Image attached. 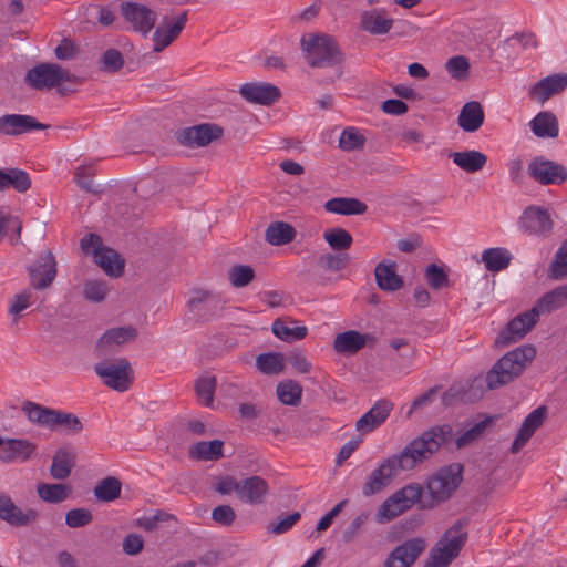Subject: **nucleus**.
Segmentation results:
<instances>
[{"mask_svg":"<svg viewBox=\"0 0 567 567\" xmlns=\"http://www.w3.org/2000/svg\"><path fill=\"white\" fill-rule=\"evenodd\" d=\"M37 445L22 439H3L0 446V460L4 463H24L35 452Z\"/></svg>","mask_w":567,"mask_h":567,"instance_id":"22","label":"nucleus"},{"mask_svg":"<svg viewBox=\"0 0 567 567\" xmlns=\"http://www.w3.org/2000/svg\"><path fill=\"white\" fill-rule=\"evenodd\" d=\"M481 260L487 270L497 272L509 265L512 254L503 247L487 248L482 252Z\"/></svg>","mask_w":567,"mask_h":567,"instance_id":"37","label":"nucleus"},{"mask_svg":"<svg viewBox=\"0 0 567 567\" xmlns=\"http://www.w3.org/2000/svg\"><path fill=\"white\" fill-rule=\"evenodd\" d=\"M567 305V284L559 286L551 291L545 293L536 302L534 310L539 316L540 313H548L554 310L560 309Z\"/></svg>","mask_w":567,"mask_h":567,"instance_id":"35","label":"nucleus"},{"mask_svg":"<svg viewBox=\"0 0 567 567\" xmlns=\"http://www.w3.org/2000/svg\"><path fill=\"white\" fill-rule=\"evenodd\" d=\"M528 174L542 185H560L567 181V168L543 156H537L529 162Z\"/></svg>","mask_w":567,"mask_h":567,"instance_id":"9","label":"nucleus"},{"mask_svg":"<svg viewBox=\"0 0 567 567\" xmlns=\"http://www.w3.org/2000/svg\"><path fill=\"white\" fill-rule=\"evenodd\" d=\"M68 81H71L70 73L55 63H40L24 76L25 84L37 91H50Z\"/></svg>","mask_w":567,"mask_h":567,"instance_id":"6","label":"nucleus"},{"mask_svg":"<svg viewBox=\"0 0 567 567\" xmlns=\"http://www.w3.org/2000/svg\"><path fill=\"white\" fill-rule=\"evenodd\" d=\"M239 93L247 102L260 105H271L281 96L279 87L267 82L245 83Z\"/></svg>","mask_w":567,"mask_h":567,"instance_id":"18","label":"nucleus"},{"mask_svg":"<svg viewBox=\"0 0 567 567\" xmlns=\"http://www.w3.org/2000/svg\"><path fill=\"white\" fill-rule=\"evenodd\" d=\"M323 238L332 249L340 251L349 249L353 243L351 234L341 227L326 229Z\"/></svg>","mask_w":567,"mask_h":567,"instance_id":"47","label":"nucleus"},{"mask_svg":"<svg viewBox=\"0 0 567 567\" xmlns=\"http://www.w3.org/2000/svg\"><path fill=\"white\" fill-rule=\"evenodd\" d=\"M324 209L329 213L350 216L364 214L368 206L357 198L334 197L324 203Z\"/></svg>","mask_w":567,"mask_h":567,"instance_id":"33","label":"nucleus"},{"mask_svg":"<svg viewBox=\"0 0 567 567\" xmlns=\"http://www.w3.org/2000/svg\"><path fill=\"white\" fill-rule=\"evenodd\" d=\"M94 371L106 386L118 392L128 390L133 381L131 364L125 358L99 362Z\"/></svg>","mask_w":567,"mask_h":567,"instance_id":"7","label":"nucleus"},{"mask_svg":"<svg viewBox=\"0 0 567 567\" xmlns=\"http://www.w3.org/2000/svg\"><path fill=\"white\" fill-rule=\"evenodd\" d=\"M566 87L567 73H554L530 86L528 94L533 101L544 104L554 95L561 93Z\"/></svg>","mask_w":567,"mask_h":567,"instance_id":"17","label":"nucleus"},{"mask_svg":"<svg viewBox=\"0 0 567 567\" xmlns=\"http://www.w3.org/2000/svg\"><path fill=\"white\" fill-rule=\"evenodd\" d=\"M551 277L556 279L567 278V239L558 248L550 265Z\"/></svg>","mask_w":567,"mask_h":567,"instance_id":"58","label":"nucleus"},{"mask_svg":"<svg viewBox=\"0 0 567 567\" xmlns=\"http://www.w3.org/2000/svg\"><path fill=\"white\" fill-rule=\"evenodd\" d=\"M104 272L110 277H120L124 271V259L112 248H104L97 252L94 258Z\"/></svg>","mask_w":567,"mask_h":567,"instance_id":"36","label":"nucleus"},{"mask_svg":"<svg viewBox=\"0 0 567 567\" xmlns=\"http://www.w3.org/2000/svg\"><path fill=\"white\" fill-rule=\"evenodd\" d=\"M219 299L208 291H198L195 297L189 300V307L197 315L205 316V310L217 309Z\"/></svg>","mask_w":567,"mask_h":567,"instance_id":"52","label":"nucleus"},{"mask_svg":"<svg viewBox=\"0 0 567 567\" xmlns=\"http://www.w3.org/2000/svg\"><path fill=\"white\" fill-rule=\"evenodd\" d=\"M466 539V532L462 525H454L447 529L432 548L427 559V567H449L457 557Z\"/></svg>","mask_w":567,"mask_h":567,"instance_id":"4","label":"nucleus"},{"mask_svg":"<svg viewBox=\"0 0 567 567\" xmlns=\"http://www.w3.org/2000/svg\"><path fill=\"white\" fill-rule=\"evenodd\" d=\"M364 144V137L352 127L346 128L339 140V146L343 151H354L362 147Z\"/></svg>","mask_w":567,"mask_h":567,"instance_id":"60","label":"nucleus"},{"mask_svg":"<svg viewBox=\"0 0 567 567\" xmlns=\"http://www.w3.org/2000/svg\"><path fill=\"white\" fill-rule=\"evenodd\" d=\"M349 261L348 254H324L320 256L318 262L324 270L339 271L342 270Z\"/></svg>","mask_w":567,"mask_h":567,"instance_id":"62","label":"nucleus"},{"mask_svg":"<svg viewBox=\"0 0 567 567\" xmlns=\"http://www.w3.org/2000/svg\"><path fill=\"white\" fill-rule=\"evenodd\" d=\"M107 285L103 281L92 280L84 286L85 298L90 301L100 302L107 295Z\"/></svg>","mask_w":567,"mask_h":567,"instance_id":"64","label":"nucleus"},{"mask_svg":"<svg viewBox=\"0 0 567 567\" xmlns=\"http://www.w3.org/2000/svg\"><path fill=\"white\" fill-rule=\"evenodd\" d=\"M295 228L284 221L271 223L266 230L267 241L275 246L289 244L295 239Z\"/></svg>","mask_w":567,"mask_h":567,"instance_id":"41","label":"nucleus"},{"mask_svg":"<svg viewBox=\"0 0 567 567\" xmlns=\"http://www.w3.org/2000/svg\"><path fill=\"white\" fill-rule=\"evenodd\" d=\"M188 20V12L183 11L181 14L168 19L164 18L161 25L156 28L153 34V51L162 52L171 45L182 33Z\"/></svg>","mask_w":567,"mask_h":567,"instance_id":"12","label":"nucleus"},{"mask_svg":"<svg viewBox=\"0 0 567 567\" xmlns=\"http://www.w3.org/2000/svg\"><path fill=\"white\" fill-rule=\"evenodd\" d=\"M31 185L30 175L25 171L16 167L0 169V190L12 188L18 193H25Z\"/></svg>","mask_w":567,"mask_h":567,"instance_id":"30","label":"nucleus"},{"mask_svg":"<svg viewBox=\"0 0 567 567\" xmlns=\"http://www.w3.org/2000/svg\"><path fill=\"white\" fill-rule=\"evenodd\" d=\"M452 427L447 424L432 427L427 431V453L436 450L441 444L450 442Z\"/></svg>","mask_w":567,"mask_h":567,"instance_id":"54","label":"nucleus"},{"mask_svg":"<svg viewBox=\"0 0 567 567\" xmlns=\"http://www.w3.org/2000/svg\"><path fill=\"white\" fill-rule=\"evenodd\" d=\"M93 520L91 511L86 508H74L66 513L65 524L71 528H80L89 525Z\"/></svg>","mask_w":567,"mask_h":567,"instance_id":"61","label":"nucleus"},{"mask_svg":"<svg viewBox=\"0 0 567 567\" xmlns=\"http://www.w3.org/2000/svg\"><path fill=\"white\" fill-rule=\"evenodd\" d=\"M517 225L528 235L545 237L553 230L554 221L547 208L530 205L523 210Z\"/></svg>","mask_w":567,"mask_h":567,"instance_id":"8","label":"nucleus"},{"mask_svg":"<svg viewBox=\"0 0 567 567\" xmlns=\"http://www.w3.org/2000/svg\"><path fill=\"white\" fill-rule=\"evenodd\" d=\"M137 336V330L132 327H118L106 330L95 344V350L100 355L115 351L116 348L133 341Z\"/></svg>","mask_w":567,"mask_h":567,"instance_id":"19","label":"nucleus"},{"mask_svg":"<svg viewBox=\"0 0 567 567\" xmlns=\"http://www.w3.org/2000/svg\"><path fill=\"white\" fill-rule=\"evenodd\" d=\"M56 426L64 427L69 434H78L83 430V424L76 415L59 410L54 411L51 430Z\"/></svg>","mask_w":567,"mask_h":567,"instance_id":"50","label":"nucleus"},{"mask_svg":"<svg viewBox=\"0 0 567 567\" xmlns=\"http://www.w3.org/2000/svg\"><path fill=\"white\" fill-rule=\"evenodd\" d=\"M374 276L380 289L395 291L403 287V279L396 274V262L383 260L374 269Z\"/></svg>","mask_w":567,"mask_h":567,"instance_id":"28","label":"nucleus"},{"mask_svg":"<svg viewBox=\"0 0 567 567\" xmlns=\"http://www.w3.org/2000/svg\"><path fill=\"white\" fill-rule=\"evenodd\" d=\"M445 66L449 74L455 80L463 81L468 76L470 63L463 55L449 59Z\"/></svg>","mask_w":567,"mask_h":567,"instance_id":"56","label":"nucleus"},{"mask_svg":"<svg viewBox=\"0 0 567 567\" xmlns=\"http://www.w3.org/2000/svg\"><path fill=\"white\" fill-rule=\"evenodd\" d=\"M29 277L31 286L34 289L42 290L48 288L56 276V262L51 251H44L29 267Z\"/></svg>","mask_w":567,"mask_h":567,"instance_id":"13","label":"nucleus"},{"mask_svg":"<svg viewBox=\"0 0 567 567\" xmlns=\"http://www.w3.org/2000/svg\"><path fill=\"white\" fill-rule=\"evenodd\" d=\"M450 269L443 262L427 265V287L441 290L449 287Z\"/></svg>","mask_w":567,"mask_h":567,"instance_id":"48","label":"nucleus"},{"mask_svg":"<svg viewBox=\"0 0 567 567\" xmlns=\"http://www.w3.org/2000/svg\"><path fill=\"white\" fill-rule=\"evenodd\" d=\"M285 355L279 352L261 353L256 358L257 369L268 375H275L285 370Z\"/></svg>","mask_w":567,"mask_h":567,"instance_id":"45","label":"nucleus"},{"mask_svg":"<svg viewBox=\"0 0 567 567\" xmlns=\"http://www.w3.org/2000/svg\"><path fill=\"white\" fill-rule=\"evenodd\" d=\"M546 416V409L539 406L532 411L523 421L522 426L513 442L512 452H519L533 436L535 431L543 424Z\"/></svg>","mask_w":567,"mask_h":567,"instance_id":"26","label":"nucleus"},{"mask_svg":"<svg viewBox=\"0 0 567 567\" xmlns=\"http://www.w3.org/2000/svg\"><path fill=\"white\" fill-rule=\"evenodd\" d=\"M121 13L132 29L146 37L154 28L157 13L151 8L132 1L122 2Z\"/></svg>","mask_w":567,"mask_h":567,"instance_id":"11","label":"nucleus"},{"mask_svg":"<svg viewBox=\"0 0 567 567\" xmlns=\"http://www.w3.org/2000/svg\"><path fill=\"white\" fill-rule=\"evenodd\" d=\"M122 483L114 476H107L94 487V496L100 502H113L121 496Z\"/></svg>","mask_w":567,"mask_h":567,"instance_id":"44","label":"nucleus"},{"mask_svg":"<svg viewBox=\"0 0 567 567\" xmlns=\"http://www.w3.org/2000/svg\"><path fill=\"white\" fill-rule=\"evenodd\" d=\"M276 392L279 401L285 405L297 406L301 402L302 386L295 380L279 382Z\"/></svg>","mask_w":567,"mask_h":567,"instance_id":"43","label":"nucleus"},{"mask_svg":"<svg viewBox=\"0 0 567 567\" xmlns=\"http://www.w3.org/2000/svg\"><path fill=\"white\" fill-rule=\"evenodd\" d=\"M538 315L534 308L524 312L508 322L505 330L499 334L497 343H511L522 339L537 322Z\"/></svg>","mask_w":567,"mask_h":567,"instance_id":"20","label":"nucleus"},{"mask_svg":"<svg viewBox=\"0 0 567 567\" xmlns=\"http://www.w3.org/2000/svg\"><path fill=\"white\" fill-rule=\"evenodd\" d=\"M274 334L284 341L301 340L307 336V328L305 326L290 327L282 320H276L272 323Z\"/></svg>","mask_w":567,"mask_h":567,"instance_id":"49","label":"nucleus"},{"mask_svg":"<svg viewBox=\"0 0 567 567\" xmlns=\"http://www.w3.org/2000/svg\"><path fill=\"white\" fill-rule=\"evenodd\" d=\"M423 550V540H409L395 547L388 556L384 567H410Z\"/></svg>","mask_w":567,"mask_h":567,"instance_id":"25","label":"nucleus"},{"mask_svg":"<svg viewBox=\"0 0 567 567\" xmlns=\"http://www.w3.org/2000/svg\"><path fill=\"white\" fill-rule=\"evenodd\" d=\"M393 403L388 400H379L355 423V429L362 434L370 433L381 426L389 417Z\"/></svg>","mask_w":567,"mask_h":567,"instance_id":"21","label":"nucleus"},{"mask_svg":"<svg viewBox=\"0 0 567 567\" xmlns=\"http://www.w3.org/2000/svg\"><path fill=\"white\" fill-rule=\"evenodd\" d=\"M38 496L45 503L59 504L71 494V487L65 484L40 483L37 486Z\"/></svg>","mask_w":567,"mask_h":567,"instance_id":"42","label":"nucleus"},{"mask_svg":"<svg viewBox=\"0 0 567 567\" xmlns=\"http://www.w3.org/2000/svg\"><path fill=\"white\" fill-rule=\"evenodd\" d=\"M488 423L489 419H484L472 424L467 430L457 436L456 446L463 447L476 441L483 434Z\"/></svg>","mask_w":567,"mask_h":567,"instance_id":"57","label":"nucleus"},{"mask_svg":"<svg viewBox=\"0 0 567 567\" xmlns=\"http://www.w3.org/2000/svg\"><path fill=\"white\" fill-rule=\"evenodd\" d=\"M533 134L538 138H555L559 134V124L556 115L550 111L537 113L528 123Z\"/></svg>","mask_w":567,"mask_h":567,"instance_id":"27","label":"nucleus"},{"mask_svg":"<svg viewBox=\"0 0 567 567\" xmlns=\"http://www.w3.org/2000/svg\"><path fill=\"white\" fill-rule=\"evenodd\" d=\"M301 48L308 64L312 68L334 66L343 60L336 40L328 34H305L301 38Z\"/></svg>","mask_w":567,"mask_h":567,"instance_id":"3","label":"nucleus"},{"mask_svg":"<svg viewBox=\"0 0 567 567\" xmlns=\"http://www.w3.org/2000/svg\"><path fill=\"white\" fill-rule=\"evenodd\" d=\"M39 513L33 508L25 511L17 506L12 498L0 492V519L14 527L28 526L38 519Z\"/></svg>","mask_w":567,"mask_h":567,"instance_id":"16","label":"nucleus"},{"mask_svg":"<svg viewBox=\"0 0 567 567\" xmlns=\"http://www.w3.org/2000/svg\"><path fill=\"white\" fill-rule=\"evenodd\" d=\"M370 334H363L355 330H349L339 333L333 342V348L338 353H355L365 347L368 341H373Z\"/></svg>","mask_w":567,"mask_h":567,"instance_id":"31","label":"nucleus"},{"mask_svg":"<svg viewBox=\"0 0 567 567\" xmlns=\"http://www.w3.org/2000/svg\"><path fill=\"white\" fill-rule=\"evenodd\" d=\"M536 355L532 346L518 347L503 355L487 372L486 383L489 389L507 384L522 374Z\"/></svg>","mask_w":567,"mask_h":567,"instance_id":"2","label":"nucleus"},{"mask_svg":"<svg viewBox=\"0 0 567 567\" xmlns=\"http://www.w3.org/2000/svg\"><path fill=\"white\" fill-rule=\"evenodd\" d=\"M216 384V378L213 375H205L197 380L195 390L203 404L209 405L213 402Z\"/></svg>","mask_w":567,"mask_h":567,"instance_id":"53","label":"nucleus"},{"mask_svg":"<svg viewBox=\"0 0 567 567\" xmlns=\"http://www.w3.org/2000/svg\"><path fill=\"white\" fill-rule=\"evenodd\" d=\"M174 516L164 512V511H156L152 515H144L136 519V526L147 530L153 532L156 530L159 525L168 519H173Z\"/></svg>","mask_w":567,"mask_h":567,"instance_id":"59","label":"nucleus"},{"mask_svg":"<svg viewBox=\"0 0 567 567\" xmlns=\"http://www.w3.org/2000/svg\"><path fill=\"white\" fill-rule=\"evenodd\" d=\"M450 157L458 168L466 173L480 172L487 163V156L476 150L453 152Z\"/></svg>","mask_w":567,"mask_h":567,"instance_id":"32","label":"nucleus"},{"mask_svg":"<svg viewBox=\"0 0 567 567\" xmlns=\"http://www.w3.org/2000/svg\"><path fill=\"white\" fill-rule=\"evenodd\" d=\"M221 135L223 128L212 123L185 127L177 131L175 134L178 143L188 147H204L213 141L220 138Z\"/></svg>","mask_w":567,"mask_h":567,"instance_id":"10","label":"nucleus"},{"mask_svg":"<svg viewBox=\"0 0 567 567\" xmlns=\"http://www.w3.org/2000/svg\"><path fill=\"white\" fill-rule=\"evenodd\" d=\"M485 120L482 105L476 101L465 103L458 114L457 124L466 133H474L481 128Z\"/></svg>","mask_w":567,"mask_h":567,"instance_id":"29","label":"nucleus"},{"mask_svg":"<svg viewBox=\"0 0 567 567\" xmlns=\"http://www.w3.org/2000/svg\"><path fill=\"white\" fill-rule=\"evenodd\" d=\"M463 466L453 463L442 467L427 482V494L432 502L440 503L452 496L462 482Z\"/></svg>","mask_w":567,"mask_h":567,"instance_id":"5","label":"nucleus"},{"mask_svg":"<svg viewBox=\"0 0 567 567\" xmlns=\"http://www.w3.org/2000/svg\"><path fill=\"white\" fill-rule=\"evenodd\" d=\"M422 495V487L416 484H410L391 495V503L401 508V514L411 508Z\"/></svg>","mask_w":567,"mask_h":567,"instance_id":"46","label":"nucleus"},{"mask_svg":"<svg viewBox=\"0 0 567 567\" xmlns=\"http://www.w3.org/2000/svg\"><path fill=\"white\" fill-rule=\"evenodd\" d=\"M22 411L31 423L49 429L52 427L54 409L45 408L31 401H25L22 404Z\"/></svg>","mask_w":567,"mask_h":567,"instance_id":"39","label":"nucleus"},{"mask_svg":"<svg viewBox=\"0 0 567 567\" xmlns=\"http://www.w3.org/2000/svg\"><path fill=\"white\" fill-rule=\"evenodd\" d=\"M75 465V456L71 452L60 449L53 456L50 467L51 476L54 480H65L70 476L72 468Z\"/></svg>","mask_w":567,"mask_h":567,"instance_id":"38","label":"nucleus"},{"mask_svg":"<svg viewBox=\"0 0 567 567\" xmlns=\"http://www.w3.org/2000/svg\"><path fill=\"white\" fill-rule=\"evenodd\" d=\"M269 493L266 480L254 475L239 481L238 498L246 504L261 505Z\"/></svg>","mask_w":567,"mask_h":567,"instance_id":"23","label":"nucleus"},{"mask_svg":"<svg viewBox=\"0 0 567 567\" xmlns=\"http://www.w3.org/2000/svg\"><path fill=\"white\" fill-rule=\"evenodd\" d=\"M228 278L233 287L248 286L255 278V270L249 265H234L228 271Z\"/></svg>","mask_w":567,"mask_h":567,"instance_id":"51","label":"nucleus"},{"mask_svg":"<svg viewBox=\"0 0 567 567\" xmlns=\"http://www.w3.org/2000/svg\"><path fill=\"white\" fill-rule=\"evenodd\" d=\"M39 513L33 508L25 511L17 506L12 498L0 492V519L14 527L28 526L38 519Z\"/></svg>","mask_w":567,"mask_h":567,"instance_id":"14","label":"nucleus"},{"mask_svg":"<svg viewBox=\"0 0 567 567\" xmlns=\"http://www.w3.org/2000/svg\"><path fill=\"white\" fill-rule=\"evenodd\" d=\"M44 128H47V125L38 122L30 115L6 114L0 116V132L6 135H20L30 131Z\"/></svg>","mask_w":567,"mask_h":567,"instance_id":"24","label":"nucleus"},{"mask_svg":"<svg viewBox=\"0 0 567 567\" xmlns=\"http://www.w3.org/2000/svg\"><path fill=\"white\" fill-rule=\"evenodd\" d=\"M39 513L33 508L25 511L17 506L12 498L0 492V519L14 527L28 526L38 519Z\"/></svg>","mask_w":567,"mask_h":567,"instance_id":"15","label":"nucleus"},{"mask_svg":"<svg viewBox=\"0 0 567 567\" xmlns=\"http://www.w3.org/2000/svg\"><path fill=\"white\" fill-rule=\"evenodd\" d=\"M425 458V432L410 442L400 453L384 458L368 476L362 486L364 496H372L386 488L401 472L413 470Z\"/></svg>","mask_w":567,"mask_h":567,"instance_id":"1","label":"nucleus"},{"mask_svg":"<svg viewBox=\"0 0 567 567\" xmlns=\"http://www.w3.org/2000/svg\"><path fill=\"white\" fill-rule=\"evenodd\" d=\"M301 518L299 512H293L279 519L277 523L272 522L268 525V532L275 535H281L289 532Z\"/></svg>","mask_w":567,"mask_h":567,"instance_id":"63","label":"nucleus"},{"mask_svg":"<svg viewBox=\"0 0 567 567\" xmlns=\"http://www.w3.org/2000/svg\"><path fill=\"white\" fill-rule=\"evenodd\" d=\"M361 28L374 35H381L388 33L393 24L392 19H389L384 13L379 10L364 11L361 14Z\"/></svg>","mask_w":567,"mask_h":567,"instance_id":"34","label":"nucleus"},{"mask_svg":"<svg viewBox=\"0 0 567 567\" xmlns=\"http://www.w3.org/2000/svg\"><path fill=\"white\" fill-rule=\"evenodd\" d=\"M505 47L519 53L535 49L537 47V40L533 33H516L506 39Z\"/></svg>","mask_w":567,"mask_h":567,"instance_id":"55","label":"nucleus"},{"mask_svg":"<svg viewBox=\"0 0 567 567\" xmlns=\"http://www.w3.org/2000/svg\"><path fill=\"white\" fill-rule=\"evenodd\" d=\"M223 446L220 440L198 442L190 447L189 456L194 460L217 461L223 456Z\"/></svg>","mask_w":567,"mask_h":567,"instance_id":"40","label":"nucleus"}]
</instances>
